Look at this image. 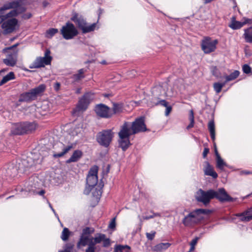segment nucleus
Listing matches in <instances>:
<instances>
[{"label":"nucleus","instance_id":"obj_54","mask_svg":"<svg viewBox=\"0 0 252 252\" xmlns=\"http://www.w3.org/2000/svg\"><path fill=\"white\" fill-rule=\"evenodd\" d=\"M209 152V149L208 148H205L203 152V158H205L207 155V154Z\"/></svg>","mask_w":252,"mask_h":252},{"label":"nucleus","instance_id":"obj_48","mask_svg":"<svg viewBox=\"0 0 252 252\" xmlns=\"http://www.w3.org/2000/svg\"><path fill=\"white\" fill-rule=\"evenodd\" d=\"M103 246L104 247H107L110 245V242L109 238H106V237L103 240Z\"/></svg>","mask_w":252,"mask_h":252},{"label":"nucleus","instance_id":"obj_20","mask_svg":"<svg viewBox=\"0 0 252 252\" xmlns=\"http://www.w3.org/2000/svg\"><path fill=\"white\" fill-rule=\"evenodd\" d=\"M235 216L239 217L242 221H250L252 220V207L248 209L243 213L236 214Z\"/></svg>","mask_w":252,"mask_h":252},{"label":"nucleus","instance_id":"obj_57","mask_svg":"<svg viewBox=\"0 0 252 252\" xmlns=\"http://www.w3.org/2000/svg\"><path fill=\"white\" fill-rule=\"evenodd\" d=\"M152 216H153V218L156 217H161V214L159 213H154L152 212Z\"/></svg>","mask_w":252,"mask_h":252},{"label":"nucleus","instance_id":"obj_41","mask_svg":"<svg viewBox=\"0 0 252 252\" xmlns=\"http://www.w3.org/2000/svg\"><path fill=\"white\" fill-rule=\"evenodd\" d=\"M58 32V30L57 29H54V28L50 29L46 32V36L47 37H52L53 35H54Z\"/></svg>","mask_w":252,"mask_h":252},{"label":"nucleus","instance_id":"obj_10","mask_svg":"<svg viewBox=\"0 0 252 252\" xmlns=\"http://www.w3.org/2000/svg\"><path fill=\"white\" fill-rule=\"evenodd\" d=\"M120 139L119 140V146L123 151H126L130 145L129 136L132 134L127 130V127L122 126L119 132Z\"/></svg>","mask_w":252,"mask_h":252},{"label":"nucleus","instance_id":"obj_36","mask_svg":"<svg viewBox=\"0 0 252 252\" xmlns=\"http://www.w3.org/2000/svg\"><path fill=\"white\" fill-rule=\"evenodd\" d=\"M84 72H85V70L83 68L79 69L78 70V73L73 75V78L75 81H78V80L84 78V75H83Z\"/></svg>","mask_w":252,"mask_h":252},{"label":"nucleus","instance_id":"obj_51","mask_svg":"<svg viewBox=\"0 0 252 252\" xmlns=\"http://www.w3.org/2000/svg\"><path fill=\"white\" fill-rule=\"evenodd\" d=\"M10 170L11 169H8L7 171V173L8 175H9L11 177H13L15 176V175L16 174V171H17V168H12V170H13V172H14V173H12V174H10Z\"/></svg>","mask_w":252,"mask_h":252},{"label":"nucleus","instance_id":"obj_22","mask_svg":"<svg viewBox=\"0 0 252 252\" xmlns=\"http://www.w3.org/2000/svg\"><path fill=\"white\" fill-rule=\"evenodd\" d=\"M158 99H159L158 98ZM153 104L156 105H161L166 107V110L165 112V116H167L172 110V107L168 105V103L165 100H158L157 101H153Z\"/></svg>","mask_w":252,"mask_h":252},{"label":"nucleus","instance_id":"obj_31","mask_svg":"<svg viewBox=\"0 0 252 252\" xmlns=\"http://www.w3.org/2000/svg\"><path fill=\"white\" fill-rule=\"evenodd\" d=\"M208 127L211 139L214 142L215 140V128L214 121H211L209 122Z\"/></svg>","mask_w":252,"mask_h":252},{"label":"nucleus","instance_id":"obj_11","mask_svg":"<svg viewBox=\"0 0 252 252\" xmlns=\"http://www.w3.org/2000/svg\"><path fill=\"white\" fill-rule=\"evenodd\" d=\"M61 32L63 37L66 40L72 39L78 33L74 25L69 22L66 23L65 25L62 27Z\"/></svg>","mask_w":252,"mask_h":252},{"label":"nucleus","instance_id":"obj_17","mask_svg":"<svg viewBox=\"0 0 252 252\" xmlns=\"http://www.w3.org/2000/svg\"><path fill=\"white\" fill-rule=\"evenodd\" d=\"M35 161L28 157L26 159H23L19 163L18 170L20 172H25L35 165Z\"/></svg>","mask_w":252,"mask_h":252},{"label":"nucleus","instance_id":"obj_4","mask_svg":"<svg viewBox=\"0 0 252 252\" xmlns=\"http://www.w3.org/2000/svg\"><path fill=\"white\" fill-rule=\"evenodd\" d=\"M125 126L127 127L128 132L129 131L132 135L147 130L145 118L143 117L136 119L132 123L125 122L122 126Z\"/></svg>","mask_w":252,"mask_h":252},{"label":"nucleus","instance_id":"obj_58","mask_svg":"<svg viewBox=\"0 0 252 252\" xmlns=\"http://www.w3.org/2000/svg\"><path fill=\"white\" fill-rule=\"evenodd\" d=\"M45 193V191L43 190H41L39 192V194L40 195H42Z\"/></svg>","mask_w":252,"mask_h":252},{"label":"nucleus","instance_id":"obj_37","mask_svg":"<svg viewBox=\"0 0 252 252\" xmlns=\"http://www.w3.org/2000/svg\"><path fill=\"white\" fill-rule=\"evenodd\" d=\"M225 84V82L222 83H215L213 85L214 90L217 94H219L221 92L222 88L224 86Z\"/></svg>","mask_w":252,"mask_h":252},{"label":"nucleus","instance_id":"obj_15","mask_svg":"<svg viewBox=\"0 0 252 252\" xmlns=\"http://www.w3.org/2000/svg\"><path fill=\"white\" fill-rule=\"evenodd\" d=\"M213 198H216L220 202H233L235 200V199L227 193L223 188H220L218 190H213Z\"/></svg>","mask_w":252,"mask_h":252},{"label":"nucleus","instance_id":"obj_52","mask_svg":"<svg viewBox=\"0 0 252 252\" xmlns=\"http://www.w3.org/2000/svg\"><path fill=\"white\" fill-rule=\"evenodd\" d=\"M61 84L59 82H56L54 85V89L55 91H58L60 88Z\"/></svg>","mask_w":252,"mask_h":252},{"label":"nucleus","instance_id":"obj_3","mask_svg":"<svg viewBox=\"0 0 252 252\" xmlns=\"http://www.w3.org/2000/svg\"><path fill=\"white\" fill-rule=\"evenodd\" d=\"M36 128V124L34 122H21L15 124L11 131L15 135H23L32 133Z\"/></svg>","mask_w":252,"mask_h":252},{"label":"nucleus","instance_id":"obj_14","mask_svg":"<svg viewBox=\"0 0 252 252\" xmlns=\"http://www.w3.org/2000/svg\"><path fill=\"white\" fill-rule=\"evenodd\" d=\"M94 111L96 115L101 118H108L112 116L110 108L102 103L95 106Z\"/></svg>","mask_w":252,"mask_h":252},{"label":"nucleus","instance_id":"obj_32","mask_svg":"<svg viewBox=\"0 0 252 252\" xmlns=\"http://www.w3.org/2000/svg\"><path fill=\"white\" fill-rule=\"evenodd\" d=\"M15 79V74L14 72H10L6 75L4 76L0 82V86H2L5 83H7L9 81L13 80Z\"/></svg>","mask_w":252,"mask_h":252},{"label":"nucleus","instance_id":"obj_9","mask_svg":"<svg viewBox=\"0 0 252 252\" xmlns=\"http://www.w3.org/2000/svg\"><path fill=\"white\" fill-rule=\"evenodd\" d=\"M97 172L98 167L97 166H94L90 169L86 179L87 185L88 187H86L85 190V192H87V194H88L91 189L97 184L98 182Z\"/></svg>","mask_w":252,"mask_h":252},{"label":"nucleus","instance_id":"obj_40","mask_svg":"<svg viewBox=\"0 0 252 252\" xmlns=\"http://www.w3.org/2000/svg\"><path fill=\"white\" fill-rule=\"evenodd\" d=\"M105 237V235L103 234H99L96 236L94 238V243H93L94 245L95 244H98L102 242L103 240Z\"/></svg>","mask_w":252,"mask_h":252},{"label":"nucleus","instance_id":"obj_26","mask_svg":"<svg viewBox=\"0 0 252 252\" xmlns=\"http://www.w3.org/2000/svg\"><path fill=\"white\" fill-rule=\"evenodd\" d=\"M215 154L216 156L217 167L220 170H223L224 166H227V164L221 158L216 148L215 149Z\"/></svg>","mask_w":252,"mask_h":252},{"label":"nucleus","instance_id":"obj_49","mask_svg":"<svg viewBox=\"0 0 252 252\" xmlns=\"http://www.w3.org/2000/svg\"><path fill=\"white\" fill-rule=\"evenodd\" d=\"M244 25L246 24H251L252 25V19L247 18L244 17L242 19Z\"/></svg>","mask_w":252,"mask_h":252},{"label":"nucleus","instance_id":"obj_35","mask_svg":"<svg viewBox=\"0 0 252 252\" xmlns=\"http://www.w3.org/2000/svg\"><path fill=\"white\" fill-rule=\"evenodd\" d=\"M116 248L119 252H130V248L127 245H116Z\"/></svg>","mask_w":252,"mask_h":252},{"label":"nucleus","instance_id":"obj_7","mask_svg":"<svg viewBox=\"0 0 252 252\" xmlns=\"http://www.w3.org/2000/svg\"><path fill=\"white\" fill-rule=\"evenodd\" d=\"M114 133L111 129L103 130L99 132L96 135V141L99 144L107 148L112 142Z\"/></svg>","mask_w":252,"mask_h":252},{"label":"nucleus","instance_id":"obj_64","mask_svg":"<svg viewBox=\"0 0 252 252\" xmlns=\"http://www.w3.org/2000/svg\"><path fill=\"white\" fill-rule=\"evenodd\" d=\"M119 252L118 251V250H117V249L116 248V247H115V248H114V252Z\"/></svg>","mask_w":252,"mask_h":252},{"label":"nucleus","instance_id":"obj_5","mask_svg":"<svg viewBox=\"0 0 252 252\" xmlns=\"http://www.w3.org/2000/svg\"><path fill=\"white\" fill-rule=\"evenodd\" d=\"M45 89L46 86L44 84H40L30 91L21 94L19 100L20 102H29L34 100L37 95L45 91Z\"/></svg>","mask_w":252,"mask_h":252},{"label":"nucleus","instance_id":"obj_30","mask_svg":"<svg viewBox=\"0 0 252 252\" xmlns=\"http://www.w3.org/2000/svg\"><path fill=\"white\" fill-rule=\"evenodd\" d=\"M83 125L82 123L80 122L76 125L75 127L72 129L71 132V134L72 136L77 135L78 134L81 133L83 131Z\"/></svg>","mask_w":252,"mask_h":252},{"label":"nucleus","instance_id":"obj_59","mask_svg":"<svg viewBox=\"0 0 252 252\" xmlns=\"http://www.w3.org/2000/svg\"><path fill=\"white\" fill-rule=\"evenodd\" d=\"M80 93H81V89L80 88L77 89V90L76 91V94H80Z\"/></svg>","mask_w":252,"mask_h":252},{"label":"nucleus","instance_id":"obj_43","mask_svg":"<svg viewBox=\"0 0 252 252\" xmlns=\"http://www.w3.org/2000/svg\"><path fill=\"white\" fill-rule=\"evenodd\" d=\"M189 120H190V124L188 126L187 129H189L191 127H192L194 126V116H193V112L192 110H190V114H189Z\"/></svg>","mask_w":252,"mask_h":252},{"label":"nucleus","instance_id":"obj_33","mask_svg":"<svg viewBox=\"0 0 252 252\" xmlns=\"http://www.w3.org/2000/svg\"><path fill=\"white\" fill-rule=\"evenodd\" d=\"M244 25L243 22H239L232 20L231 23L229 25V27L233 30L239 29Z\"/></svg>","mask_w":252,"mask_h":252},{"label":"nucleus","instance_id":"obj_39","mask_svg":"<svg viewBox=\"0 0 252 252\" xmlns=\"http://www.w3.org/2000/svg\"><path fill=\"white\" fill-rule=\"evenodd\" d=\"M70 235V231L67 228H64L61 235V238L63 241H66Z\"/></svg>","mask_w":252,"mask_h":252},{"label":"nucleus","instance_id":"obj_38","mask_svg":"<svg viewBox=\"0 0 252 252\" xmlns=\"http://www.w3.org/2000/svg\"><path fill=\"white\" fill-rule=\"evenodd\" d=\"M123 107L121 104L114 103L113 107V114L119 113L122 111Z\"/></svg>","mask_w":252,"mask_h":252},{"label":"nucleus","instance_id":"obj_63","mask_svg":"<svg viewBox=\"0 0 252 252\" xmlns=\"http://www.w3.org/2000/svg\"><path fill=\"white\" fill-rule=\"evenodd\" d=\"M47 4H48L47 2H46L45 1L43 2V3L44 7H46L47 6Z\"/></svg>","mask_w":252,"mask_h":252},{"label":"nucleus","instance_id":"obj_8","mask_svg":"<svg viewBox=\"0 0 252 252\" xmlns=\"http://www.w3.org/2000/svg\"><path fill=\"white\" fill-rule=\"evenodd\" d=\"M94 99V94L91 93H87L79 99L76 107L73 111V114L76 115V113L80 111H85L90 103Z\"/></svg>","mask_w":252,"mask_h":252},{"label":"nucleus","instance_id":"obj_25","mask_svg":"<svg viewBox=\"0 0 252 252\" xmlns=\"http://www.w3.org/2000/svg\"><path fill=\"white\" fill-rule=\"evenodd\" d=\"M171 246L169 243H160L153 248V250L157 252H161L167 249Z\"/></svg>","mask_w":252,"mask_h":252},{"label":"nucleus","instance_id":"obj_12","mask_svg":"<svg viewBox=\"0 0 252 252\" xmlns=\"http://www.w3.org/2000/svg\"><path fill=\"white\" fill-rule=\"evenodd\" d=\"M213 189H209L205 191L202 189H199L196 194V199L200 202H202L204 205H207L211 199H213Z\"/></svg>","mask_w":252,"mask_h":252},{"label":"nucleus","instance_id":"obj_29","mask_svg":"<svg viewBox=\"0 0 252 252\" xmlns=\"http://www.w3.org/2000/svg\"><path fill=\"white\" fill-rule=\"evenodd\" d=\"M97 24L93 23L92 24H88L87 23L86 25L84 26L82 32L83 33H86L93 32L95 30L96 28Z\"/></svg>","mask_w":252,"mask_h":252},{"label":"nucleus","instance_id":"obj_53","mask_svg":"<svg viewBox=\"0 0 252 252\" xmlns=\"http://www.w3.org/2000/svg\"><path fill=\"white\" fill-rule=\"evenodd\" d=\"M198 240V237H196L194 239H193L190 242V246L195 247V246L196 245V244L197 243Z\"/></svg>","mask_w":252,"mask_h":252},{"label":"nucleus","instance_id":"obj_19","mask_svg":"<svg viewBox=\"0 0 252 252\" xmlns=\"http://www.w3.org/2000/svg\"><path fill=\"white\" fill-rule=\"evenodd\" d=\"M17 51H13V53L8 54L7 58L3 60V63L7 65L14 66L17 63Z\"/></svg>","mask_w":252,"mask_h":252},{"label":"nucleus","instance_id":"obj_45","mask_svg":"<svg viewBox=\"0 0 252 252\" xmlns=\"http://www.w3.org/2000/svg\"><path fill=\"white\" fill-rule=\"evenodd\" d=\"M156 231H152L150 233H146V235L147 238V239L149 240H152L154 239L155 235H156Z\"/></svg>","mask_w":252,"mask_h":252},{"label":"nucleus","instance_id":"obj_24","mask_svg":"<svg viewBox=\"0 0 252 252\" xmlns=\"http://www.w3.org/2000/svg\"><path fill=\"white\" fill-rule=\"evenodd\" d=\"M82 152L80 150H75L70 158L66 160V163H69L77 161L82 156Z\"/></svg>","mask_w":252,"mask_h":252},{"label":"nucleus","instance_id":"obj_47","mask_svg":"<svg viewBox=\"0 0 252 252\" xmlns=\"http://www.w3.org/2000/svg\"><path fill=\"white\" fill-rule=\"evenodd\" d=\"M116 226L115 218H113L111 220V221L109 224V228L113 229Z\"/></svg>","mask_w":252,"mask_h":252},{"label":"nucleus","instance_id":"obj_34","mask_svg":"<svg viewBox=\"0 0 252 252\" xmlns=\"http://www.w3.org/2000/svg\"><path fill=\"white\" fill-rule=\"evenodd\" d=\"M240 72L238 70H235L234 72L231 73L230 75H227L225 76L226 80L225 81V83L227 82L233 80L235 79L236 78L238 77L239 75Z\"/></svg>","mask_w":252,"mask_h":252},{"label":"nucleus","instance_id":"obj_50","mask_svg":"<svg viewBox=\"0 0 252 252\" xmlns=\"http://www.w3.org/2000/svg\"><path fill=\"white\" fill-rule=\"evenodd\" d=\"M212 72L213 75L217 77H219L218 70L217 67L214 66L212 67Z\"/></svg>","mask_w":252,"mask_h":252},{"label":"nucleus","instance_id":"obj_46","mask_svg":"<svg viewBox=\"0 0 252 252\" xmlns=\"http://www.w3.org/2000/svg\"><path fill=\"white\" fill-rule=\"evenodd\" d=\"M95 252V247L94 244L93 243H91L89 245V247L86 250L85 252Z\"/></svg>","mask_w":252,"mask_h":252},{"label":"nucleus","instance_id":"obj_62","mask_svg":"<svg viewBox=\"0 0 252 252\" xmlns=\"http://www.w3.org/2000/svg\"><path fill=\"white\" fill-rule=\"evenodd\" d=\"M16 46H17V45H14L8 48V49L9 50H11V49H13V48L16 47Z\"/></svg>","mask_w":252,"mask_h":252},{"label":"nucleus","instance_id":"obj_44","mask_svg":"<svg viewBox=\"0 0 252 252\" xmlns=\"http://www.w3.org/2000/svg\"><path fill=\"white\" fill-rule=\"evenodd\" d=\"M243 71L246 74L252 73V68L248 64H245L243 66Z\"/></svg>","mask_w":252,"mask_h":252},{"label":"nucleus","instance_id":"obj_42","mask_svg":"<svg viewBox=\"0 0 252 252\" xmlns=\"http://www.w3.org/2000/svg\"><path fill=\"white\" fill-rule=\"evenodd\" d=\"M74 245L71 243L66 244L64 246L63 251H60L59 252H72Z\"/></svg>","mask_w":252,"mask_h":252},{"label":"nucleus","instance_id":"obj_27","mask_svg":"<svg viewBox=\"0 0 252 252\" xmlns=\"http://www.w3.org/2000/svg\"><path fill=\"white\" fill-rule=\"evenodd\" d=\"M206 164V166L204 169L205 174L212 176L214 179L217 178L218 177L217 173L214 171L213 167L210 165L209 162H207Z\"/></svg>","mask_w":252,"mask_h":252},{"label":"nucleus","instance_id":"obj_13","mask_svg":"<svg viewBox=\"0 0 252 252\" xmlns=\"http://www.w3.org/2000/svg\"><path fill=\"white\" fill-rule=\"evenodd\" d=\"M218 41L217 39L212 40L210 37H205L201 42V48L206 54H209L215 51Z\"/></svg>","mask_w":252,"mask_h":252},{"label":"nucleus","instance_id":"obj_56","mask_svg":"<svg viewBox=\"0 0 252 252\" xmlns=\"http://www.w3.org/2000/svg\"><path fill=\"white\" fill-rule=\"evenodd\" d=\"M153 216H152V215H150V216H146L143 217V219L144 220H149V219H153Z\"/></svg>","mask_w":252,"mask_h":252},{"label":"nucleus","instance_id":"obj_61","mask_svg":"<svg viewBox=\"0 0 252 252\" xmlns=\"http://www.w3.org/2000/svg\"><path fill=\"white\" fill-rule=\"evenodd\" d=\"M194 250V247L190 246V248L189 250V252H190L192 251H193Z\"/></svg>","mask_w":252,"mask_h":252},{"label":"nucleus","instance_id":"obj_60","mask_svg":"<svg viewBox=\"0 0 252 252\" xmlns=\"http://www.w3.org/2000/svg\"><path fill=\"white\" fill-rule=\"evenodd\" d=\"M100 63L102 64H106L107 63L105 60H103L100 62Z\"/></svg>","mask_w":252,"mask_h":252},{"label":"nucleus","instance_id":"obj_1","mask_svg":"<svg viewBox=\"0 0 252 252\" xmlns=\"http://www.w3.org/2000/svg\"><path fill=\"white\" fill-rule=\"evenodd\" d=\"M211 212L212 211L209 209H195L184 217L182 223L185 226L192 228L201 222L204 219L203 215L210 214Z\"/></svg>","mask_w":252,"mask_h":252},{"label":"nucleus","instance_id":"obj_21","mask_svg":"<svg viewBox=\"0 0 252 252\" xmlns=\"http://www.w3.org/2000/svg\"><path fill=\"white\" fill-rule=\"evenodd\" d=\"M71 20L73 21L78 28L81 30H83V28L87 24L86 20L82 16H78L77 14H75L72 17Z\"/></svg>","mask_w":252,"mask_h":252},{"label":"nucleus","instance_id":"obj_23","mask_svg":"<svg viewBox=\"0 0 252 252\" xmlns=\"http://www.w3.org/2000/svg\"><path fill=\"white\" fill-rule=\"evenodd\" d=\"M61 148L62 149V152L59 153H55L53 154V157L55 158H58L63 156L65 154L67 153L73 147L72 144L65 146L64 144H61Z\"/></svg>","mask_w":252,"mask_h":252},{"label":"nucleus","instance_id":"obj_18","mask_svg":"<svg viewBox=\"0 0 252 252\" xmlns=\"http://www.w3.org/2000/svg\"><path fill=\"white\" fill-rule=\"evenodd\" d=\"M89 228L88 227H87L83 230V234L81 235L80 240L77 243L78 248L80 249L82 247H85L87 245H88L89 247L90 244L91 243H93L92 239H90L89 236L88 235H86V233H89Z\"/></svg>","mask_w":252,"mask_h":252},{"label":"nucleus","instance_id":"obj_6","mask_svg":"<svg viewBox=\"0 0 252 252\" xmlns=\"http://www.w3.org/2000/svg\"><path fill=\"white\" fill-rule=\"evenodd\" d=\"M50 54V50L46 49L44 52V56L37 57L30 65L29 67L30 68H39L43 67L45 65H50L53 59Z\"/></svg>","mask_w":252,"mask_h":252},{"label":"nucleus","instance_id":"obj_2","mask_svg":"<svg viewBox=\"0 0 252 252\" xmlns=\"http://www.w3.org/2000/svg\"><path fill=\"white\" fill-rule=\"evenodd\" d=\"M10 9H13L5 15L2 16L1 17L2 20H4L8 18L15 17L26 11V8L21 4L19 0H16L5 3L0 8V11Z\"/></svg>","mask_w":252,"mask_h":252},{"label":"nucleus","instance_id":"obj_28","mask_svg":"<svg viewBox=\"0 0 252 252\" xmlns=\"http://www.w3.org/2000/svg\"><path fill=\"white\" fill-rule=\"evenodd\" d=\"M244 37L248 43H252V26L244 30Z\"/></svg>","mask_w":252,"mask_h":252},{"label":"nucleus","instance_id":"obj_55","mask_svg":"<svg viewBox=\"0 0 252 252\" xmlns=\"http://www.w3.org/2000/svg\"><path fill=\"white\" fill-rule=\"evenodd\" d=\"M32 17V14L30 13H28L23 15L22 18L24 19H28Z\"/></svg>","mask_w":252,"mask_h":252},{"label":"nucleus","instance_id":"obj_16","mask_svg":"<svg viewBox=\"0 0 252 252\" xmlns=\"http://www.w3.org/2000/svg\"><path fill=\"white\" fill-rule=\"evenodd\" d=\"M18 20L15 18H12L4 21L1 25V28L3 30L5 34L11 33L15 29L17 25Z\"/></svg>","mask_w":252,"mask_h":252}]
</instances>
